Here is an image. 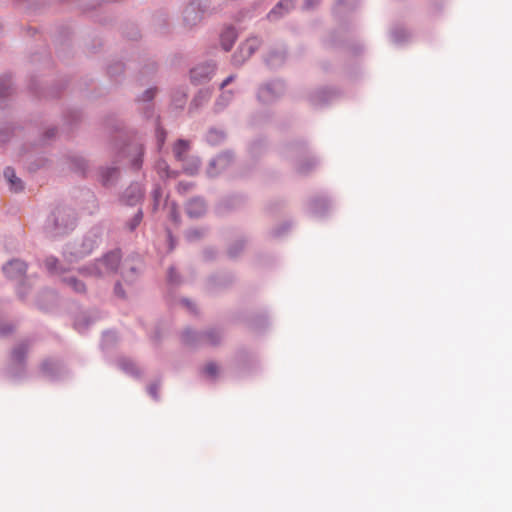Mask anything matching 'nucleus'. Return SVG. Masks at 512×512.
<instances>
[{
  "label": "nucleus",
  "instance_id": "1",
  "mask_svg": "<svg viewBox=\"0 0 512 512\" xmlns=\"http://www.w3.org/2000/svg\"><path fill=\"white\" fill-rule=\"evenodd\" d=\"M120 263V254L118 252L108 253L103 259L97 261L92 267L88 268V274L93 276H104L114 273Z\"/></svg>",
  "mask_w": 512,
  "mask_h": 512
},
{
  "label": "nucleus",
  "instance_id": "9",
  "mask_svg": "<svg viewBox=\"0 0 512 512\" xmlns=\"http://www.w3.org/2000/svg\"><path fill=\"white\" fill-rule=\"evenodd\" d=\"M120 366L127 373H130L132 375L138 374V368L131 360H128V359L121 360Z\"/></svg>",
  "mask_w": 512,
  "mask_h": 512
},
{
  "label": "nucleus",
  "instance_id": "6",
  "mask_svg": "<svg viewBox=\"0 0 512 512\" xmlns=\"http://www.w3.org/2000/svg\"><path fill=\"white\" fill-rule=\"evenodd\" d=\"M4 176L10 184V188L14 191H20L23 188L21 180L16 177L15 171L11 167H7L4 171Z\"/></svg>",
  "mask_w": 512,
  "mask_h": 512
},
{
  "label": "nucleus",
  "instance_id": "22",
  "mask_svg": "<svg viewBox=\"0 0 512 512\" xmlns=\"http://www.w3.org/2000/svg\"><path fill=\"white\" fill-rule=\"evenodd\" d=\"M115 292H116L118 295L123 296V292H122V290H121V285H120V284H117V285L115 286Z\"/></svg>",
  "mask_w": 512,
  "mask_h": 512
},
{
  "label": "nucleus",
  "instance_id": "7",
  "mask_svg": "<svg viewBox=\"0 0 512 512\" xmlns=\"http://www.w3.org/2000/svg\"><path fill=\"white\" fill-rule=\"evenodd\" d=\"M293 5L294 4L292 0H283L279 2V4L269 13L268 17L270 19H275L282 15V10L287 12L293 7Z\"/></svg>",
  "mask_w": 512,
  "mask_h": 512
},
{
  "label": "nucleus",
  "instance_id": "10",
  "mask_svg": "<svg viewBox=\"0 0 512 512\" xmlns=\"http://www.w3.org/2000/svg\"><path fill=\"white\" fill-rule=\"evenodd\" d=\"M66 283L76 292H83L85 291V285L78 281L77 279L70 277L65 279Z\"/></svg>",
  "mask_w": 512,
  "mask_h": 512
},
{
  "label": "nucleus",
  "instance_id": "17",
  "mask_svg": "<svg viewBox=\"0 0 512 512\" xmlns=\"http://www.w3.org/2000/svg\"><path fill=\"white\" fill-rule=\"evenodd\" d=\"M200 76H201L200 68H195L191 71V77L193 80H199Z\"/></svg>",
  "mask_w": 512,
  "mask_h": 512
},
{
  "label": "nucleus",
  "instance_id": "20",
  "mask_svg": "<svg viewBox=\"0 0 512 512\" xmlns=\"http://www.w3.org/2000/svg\"><path fill=\"white\" fill-rule=\"evenodd\" d=\"M169 280L171 282H175L176 281L175 272H174L173 269H170V271H169Z\"/></svg>",
  "mask_w": 512,
  "mask_h": 512
},
{
  "label": "nucleus",
  "instance_id": "3",
  "mask_svg": "<svg viewBox=\"0 0 512 512\" xmlns=\"http://www.w3.org/2000/svg\"><path fill=\"white\" fill-rule=\"evenodd\" d=\"M3 271L8 278L16 279L25 273L26 265L20 260H13L3 267Z\"/></svg>",
  "mask_w": 512,
  "mask_h": 512
},
{
  "label": "nucleus",
  "instance_id": "16",
  "mask_svg": "<svg viewBox=\"0 0 512 512\" xmlns=\"http://www.w3.org/2000/svg\"><path fill=\"white\" fill-rule=\"evenodd\" d=\"M24 354V348L21 346L13 351V357L15 360L20 361L22 359V356Z\"/></svg>",
  "mask_w": 512,
  "mask_h": 512
},
{
  "label": "nucleus",
  "instance_id": "23",
  "mask_svg": "<svg viewBox=\"0 0 512 512\" xmlns=\"http://www.w3.org/2000/svg\"><path fill=\"white\" fill-rule=\"evenodd\" d=\"M206 338H207V341H208L209 343H211V344H215V343H216V340H214V339L212 338V334H211V333L207 334Z\"/></svg>",
  "mask_w": 512,
  "mask_h": 512
},
{
  "label": "nucleus",
  "instance_id": "14",
  "mask_svg": "<svg viewBox=\"0 0 512 512\" xmlns=\"http://www.w3.org/2000/svg\"><path fill=\"white\" fill-rule=\"evenodd\" d=\"M226 35L231 38V41L229 43H227L225 41V37L226 36L224 35L223 38H222V44H223L224 49L226 51H229L231 49L233 41H234V33H233V31H229V32L226 33Z\"/></svg>",
  "mask_w": 512,
  "mask_h": 512
},
{
  "label": "nucleus",
  "instance_id": "11",
  "mask_svg": "<svg viewBox=\"0 0 512 512\" xmlns=\"http://www.w3.org/2000/svg\"><path fill=\"white\" fill-rule=\"evenodd\" d=\"M230 160V155L228 153H224L219 155L213 162V166H219L223 167L225 163H227Z\"/></svg>",
  "mask_w": 512,
  "mask_h": 512
},
{
  "label": "nucleus",
  "instance_id": "5",
  "mask_svg": "<svg viewBox=\"0 0 512 512\" xmlns=\"http://www.w3.org/2000/svg\"><path fill=\"white\" fill-rule=\"evenodd\" d=\"M186 210L190 217L197 218L205 213L206 206L203 200L193 199L188 202Z\"/></svg>",
  "mask_w": 512,
  "mask_h": 512
},
{
  "label": "nucleus",
  "instance_id": "4",
  "mask_svg": "<svg viewBox=\"0 0 512 512\" xmlns=\"http://www.w3.org/2000/svg\"><path fill=\"white\" fill-rule=\"evenodd\" d=\"M183 17L188 25H194L201 20L202 13L194 3H191L184 9Z\"/></svg>",
  "mask_w": 512,
  "mask_h": 512
},
{
  "label": "nucleus",
  "instance_id": "12",
  "mask_svg": "<svg viewBox=\"0 0 512 512\" xmlns=\"http://www.w3.org/2000/svg\"><path fill=\"white\" fill-rule=\"evenodd\" d=\"M204 372L206 373L207 376L213 378L218 373V367L214 363H208L204 368Z\"/></svg>",
  "mask_w": 512,
  "mask_h": 512
},
{
  "label": "nucleus",
  "instance_id": "21",
  "mask_svg": "<svg viewBox=\"0 0 512 512\" xmlns=\"http://www.w3.org/2000/svg\"><path fill=\"white\" fill-rule=\"evenodd\" d=\"M232 80H233V77H232V76H229L228 78H226V79L223 81V83H222L221 87H222V88H223V87H225V86H226V85H228Z\"/></svg>",
  "mask_w": 512,
  "mask_h": 512
},
{
  "label": "nucleus",
  "instance_id": "15",
  "mask_svg": "<svg viewBox=\"0 0 512 512\" xmlns=\"http://www.w3.org/2000/svg\"><path fill=\"white\" fill-rule=\"evenodd\" d=\"M269 93H270V87L269 86L263 87L259 92V98L262 99L263 101H266V100H268Z\"/></svg>",
  "mask_w": 512,
  "mask_h": 512
},
{
  "label": "nucleus",
  "instance_id": "13",
  "mask_svg": "<svg viewBox=\"0 0 512 512\" xmlns=\"http://www.w3.org/2000/svg\"><path fill=\"white\" fill-rule=\"evenodd\" d=\"M56 264H57V259L54 258V257H48L46 260H45V266L46 268L48 269V271L50 272H56Z\"/></svg>",
  "mask_w": 512,
  "mask_h": 512
},
{
  "label": "nucleus",
  "instance_id": "2",
  "mask_svg": "<svg viewBox=\"0 0 512 512\" xmlns=\"http://www.w3.org/2000/svg\"><path fill=\"white\" fill-rule=\"evenodd\" d=\"M260 41L258 38L253 37L247 39L238 49L237 53L233 55V62L237 65L242 64L248 59L259 47Z\"/></svg>",
  "mask_w": 512,
  "mask_h": 512
},
{
  "label": "nucleus",
  "instance_id": "26",
  "mask_svg": "<svg viewBox=\"0 0 512 512\" xmlns=\"http://www.w3.org/2000/svg\"><path fill=\"white\" fill-rule=\"evenodd\" d=\"M142 197L141 191L138 189L137 194L134 196L135 201H138Z\"/></svg>",
  "mask_w": 512,
  "mask_h": 512
},
{
  "label": "nucleus",
  "instance_id": "8",
  "mask_svg": "<svg viewBox=\"0 0 512 512\" xmlns=\"http://www.w3.org/2000/svg\"><path fill=\"white\" fill-rule=\"evenodd\" d=\"M189 149V143L185 140H179L173 148L175 157L178 160H182Z\"/></svg>",
  "mask_w": 512,
  "mask_h": 512
},
{
  "label": "nucleus",
  "instance_id": "18",
  "mask_svg": "<svg viewBox=\"0 0 512 512\" xmlns=\"http://www.w3.org/2000/svg\"><path fill=\"white\" fill-rule=\"evenodd\" d=\"M154 97V91L153 90H147L145 92V100H151Z\"/></svg>",
  "mask_w": 512,
  "mask_h": 512
},
{
  "label": "nucleus",
  "instance_id": "25",
  "mask_svg": "<svg viewBox=\"0 0 512 512\" xmlns=\"http://www.w3.org/2000/svg\"><path fill=\"white\" fill-rule=\"evenodd\" d=\"M149 392L151 395H153L154 397L156 396V387L155 386H151L149 388Z\"/></svg>",
  "mask_w": 512,
  "mask_h": 512
},
{
  "label": "nucleus",
  "instance_id": "24",
  "mask_svg": "<svg viewBox=\"0 0 512 512\" xmlns=\"http://www.w3.org/2000/svg\"><path fill=\"white\" fill-rule=\"evenodd\" d=\"M187 190L188 189V185H184L183 183H179L178 185V190L181 191V190Z\"/></svg>",
  "mask_w": 512,
  "mask_h": 512
},
{
  "label": "nucleus",
  "instance_id": "19",
  "mask_svg": "<svg viewBox=\"0 0 512 512\" xmlns=\"http://www.w3.org/2000/svg\"><path fill=\"white\" fill-rule=\"evenodd\" d=\"M8 88L3 86V87H0V97H4L8 94Z\"/></svg>",
  "mask_w": 512,
  "mask_h": 512
}]
</instances>
